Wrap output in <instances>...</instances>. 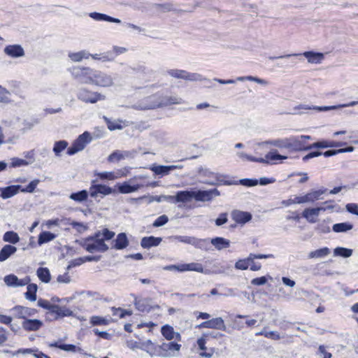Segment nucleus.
<instances>
[{
    "mask_svg": "<svg viewBox=\"0 0 358 358\" xmlns=\"http://www.w3.org/2000/svg\"><path fill=\"white\" fill-rule=\"evenodd\" d=\"M40 180L38 179L34 180L29 182V184L25 188H20V191L22 192L32 193L34 192L36 187L38 185Z\"/></svg>",
    "mask_w": 358,
    "mask_h": 358,
    "instance_id": "nucleus-63",
    "label": "nucleus"
},
{
    "mask_svg": "<svg viewBox=\"0 0 358 358\" xmlns=\"http://www.w3.org/2000/svg\"><path fill=\"white\" fill-rule=\"evenodd\" d=\"M151 299L149 298L135 299L134 305L136 309L141 312H149L151 309Z\"/></svg>",
    "mask_w": 358,
    "mask_h": 358,
    "instance_id": "nucleus-28",
    "label": "nucleus"
},
{
    "mask_svg": "<svg viewBox=\"0 0 358 358\" xmlns=\"http://www.w3.org/2000/svg\"><path fill=\"white\" fill-rule=\"evenodd\" d=\"M3 52L11 58H19L25 55L23 48L18 44L6 45L3 49Z\"/></svg>",
    "mask_w": 358,
    "mask_h": 358,
    "instance_id": "nucleus-21",
    "label": "nucleus"
},
{
    "mask_svg": "<svg viewBox=\"0 0 358 358\" xmlns=\"http://www.w3.org/2000/svg\"><path fill=\"white\" fill-rule=\"evenodd\" d=\"M91 54L87 50H81L76 52H69L68 57L73 62H80L83 59H88Z\"/></svg>",
    "mask_w": 358,
    "mask_h": 358,
    "instance_id": "nucleus-37",
    "label": "nucleus"
},
{
    "mask_svg": "<svg viewBox=\"0 0 358 358\" xmlns=\"http://www.w3.org/2000/svg\"><path fill=\"white\" fill-rule=\"evenodd\" d=\"M94 60H101L102 62H110L114 60L115 56L113 52H107L101 54H91L90 56Z\"/></svg>",
    "mask_w": 358,
    "mask_h": 358,
    "instance_id": "nucleus-49",
    "label": "nucleus"
},
{
    "mask_svg": "<svg viewBox=\"0 0 358 358\" xmlns=\"http://www.w3.org/2000/svg\"><path fill=\"white\" fill-rule=\"evenodd\" d=\"M4 282L9 287H17V282H18V278L14 274L7 275L4 277Z\"/></svg>",
    "mask_w": 358,
    "mask_h": 358,
    "instance_id": "nucleus-59",
    "label": "nucleus"
},
{
    "mask_svg": "<svg viewBox=\"0 0 358 358\" xmlns=\"http://www.w3.org/2000/svg\"><path fill=\"white\" fill-rule=\"evenodd\" d=\"M155 6L157 10L164 12V13L169 12L174 9V6L171 3L155 4Z\"/></svg>",
    "mask_w": 358,
    "mask_h": 358,
    "instance_id": "nucleus-62",
    "label": "nucleus"
},
{
    "mask_svg": "<svg viewBox=\"0 0 358 358\" xmlns=\"http://www.w3.org/2000/svg\"><path fill=\"white\" fill-rule=\"evenodd\" d=\"M52 314H55L57 316L55 318L63 317L73 315V311L66 307H60L57 305V309H55Z\"/></svg>",
    "mask_w": 358,
    "mask_h": 358,
    "instance_id": "nucleus-51",
    "label": "nucleus"
},
{
    "mask_svg": "<svg viewBox=\"0 0 358 358\" xmlns=\"http://www.w3.org/2000/svg\"><path fill=\"white\" fill-rule=\"evenodd\" d=\"M168 74L176 78H181L187 80L197 81L203 79L202 76L199 73H191L184 70L171 69Z\"/></svg>",
    "mask_w": 358,
    "mask_h": 358,
    "instance_id": "nucleus-14",
    "label": "nucleus"
},
{
    "mask_svg": "<svg viewBox=\"0 0 358 358\" xmlns=\"http://www.w3.org/2000/svg\"><path fill=\"white\" fill-rule=\"evenodd\" d=\"M129 245V241L127 239V235L124 233L119 234L115 240L114 248L117 250H122L127 248Z\"/></svg>",
    "mask_w": 358,
    "mask_h": 358,
    "instance_id": "nucleus-38",
    "label": "nucleus"
},
{
    "mask_svg": "<svg viewBox=\"0 0 358 358\" xmlns=\"http://www.w3.org/2000/svg\"><path fill=\"white\" fill-rule=\"evenodd\" d=\"M166 271H177L178 272L185 271H196L198 273H204L203 267L200 263H189V264H171L166 266L164 268Z\"/></svg>",
    "mask_w": 358,
    "mask_h": 358,
    "instance_id": "nucleus-13",
    "label": "nucleus"
},
{
    "mask_svg": "<svg viewBox=\"0 0 358 358\" xmlns=\"http://www.w3.org/2000/svg\"><path fill=\"white\" fill-rule=\"evenodd\" d=\"M91 140L92 138L90 134L87 131H85L74 141L71 146L67 149L66 153L69 155H73L76 153L82 151L91 141Z\"/></svg>",
    "mask_w": 358,
    "mask_h": 358,
    "instance_id": "nucleus-10",
    "label": "nucleus"
},
{
    "mask_svg": "<svg viewBox=\"0 0 358 358\" xmlns=\"http://www.w3.org/2000/svg\"><path fill=\"white\" fill-rule=\"evenodd\" d=\"M113 192H114V190L105 185H92L90 187V195L93 198L97 197L99 194L106 196Z\"/></svg>",
    "mask_w": 358,
    "mask_h": 358,
    "instance_id": "nucleus-19",
    "label": "nucleus"
},
{
    "mask_svg": "<svg viewBox=\"0 0 358 358\" xmlns=\"http://www.w3.org/2000/svg\"><path fill=\"white\" fill-rule=\"evenodd\" d=\"M38 123L37 119H31V120H24L22 122V131L23 132H26L29 130H31L36 124Z\"/></svg>",
    "mask_w": 358,
    "mask_h": 358,
    "instance_id": "nucleus-57",
    "label": "nucleus"
},
{
    "mask_svg": "<svg viewBox=\"0 0 358 358\" xmlns=\"http://www.w3.org/2000/svg\"><path fill=\"white\" fill-rule=\"evenodd\" d=\"M3 241L11 244H16L20 241V237L16 232L13 231H8L3 234Z\"/></svg>",
    "mask_w": 358,
    "mask_h": 358,
    "instance_id": "nucleus-48",
    "label": "nucleus"
},
{
    "mask_svg": "<svg viewBox=\"0 0 358 358\" xmlns=\"http://www.w3.org/2000/svg\"><path fill=\"white\" fill-rule=\"evenodd\" d=\"M131 108L138 110H153L160 108L159 92L142 99L134 104Z\"/></svg>",
    "mask_w": 358,
    "mask_h": 358,
    "instance_id": "nucleus-5",
    "label": "nucleus"
},
{
    "mask_svg": "<svg viewBox=\"0 0 358 358\" xmlns=\"http://www.w3.org/2000/svg\"><path fill=\"white\" fill-rule=\"evenodd\" d=\"M96 175L99 177L101 180H115L121 176H126V173H121V171H119L117 172H101L97 173Z\"/></svg>",
    "mask_w": 358,
    "mask_h": 358,
    "instance_id": "nucleus-40",
    "label": "nucleus"
},
{
    "mask_svg": "<svg viewBox=\"0 0 358 358\" xmlns=\"http://www.w3.org/2000/svg\"><path fill=\"white\" fill-rule=\"evenodd\" d=\"M220 195L217 189L194 191V199L197 201H210L215 196Z\"/></svg>",
    "mask_w": 358,
    "mask_h": 358,
    "instance_id": "nucleus-16",
    "label": "nucleus"
},
{
    "mask_svg": "<svg viewBox=\"0 0 358 358\" xmlns=\"http://www.w3.org/2000/svg\"><path fill=\"white\" fill-rule=\"evenodd\" d=\"M199 175L201 177H205L206 179L203 180V183L210 185H231V182H228L224 180V176L220 173H213L207 169H201L199 171Z\"/></svg>",
    "mask_w": 358,
    "mask_h": 358,
    "instance_id": "nucleus-7",
    "label": "nucleus"
},
{
    "mask_svg": "<svg viewBox=\"0 0 358 358\" xmlns=\"http://www.w3.org/2000/svg\"><path fill=\"white\" fill-rule=\"evenodd\" d=\"M92 85H95L101 87H110L114 85L113 77L99 70L93 69Z\"/></svg>",
    "mask_w": 358,
    "mask_h": 358,
    "instance_id": "nucleus-6",
    "label": "nucleus"
},
{
    "mask_svg": "<svg viewBox=\"0 0 358 358\" xmlns=\"http://www.w3.org/2000/svg\"><path fill=\"white\" fill-rule=\"evenodd\" d=\"M56 235L50 231H42L38 235V245H42L44 243H48L56 238Z\"/></svg>",
    "mask_w": 358,
    "mask_h": 358,
    "instance_id": "nucleus-44",
    "label": "nucleus"
},
{
    "mask_svg": "<svg viewBox=\"0 0 358 358\" xmlns=\"http://www.w3.org/2000/svg\"><path fill=\"white\" fill-rule=\"evenodd\" d=\"M171 241H178L181 243L189 244L194 246L196 248L206 250L207 249L208 241L207 239L197 238L194 236H173L169 237Z\"/></svg>",
    "mask_w": 358,
    "mask_h": 358,
    "instance_id": "nucleus-9",
    "label": "nucleus"
},
{
    "mask_svg": "<svg viewBox=\"0 0 358 358\" xmlns=\"http://www.w3.org/2000/svg\"><path fill=\"white\" fill-rule=\"evenodd\" d=\"M150 169L157 176L163 177L164 176H167L171 171L170 166H163V165H157L152 164Z\"/></svg>",
    "mask_w": 358,
    "mask_h": 358,
    "instance_id": "nucleus-36",
    "label": "nucleus"
},
{
    "mask_svg": "<svg viewBox=\"0 0 358 358\" xmlns=\"http://www.w3.org/2000/svg\"><path fill=\"white\" fill-rule=\"evenodd\" d=\"M159 101L160 108L173 104H182L183 103V100L180 97L176 96H163V94L160 93H159Z\"/></svg>",
    "mask_w": 358,
    "mask_h": 358,
    "instance_id": "nucleus-22",
    "label": "nucleus"
},
{
    "mask_svg": "<svg viewBox=\"0 0 358 358\" xmlns=\"http://www.w3.org/2000/svg\"><path fill=\"white\" fill-rule=\"evenodd\" d=\"M320 213V210L319 207L308 208L303 211L302 216L306 219L309 223H315Z\"/></svg>",
    "mask_w": 358,
    "mask_h": 358,
    "instance_id": "nucleus-25",
    "label": "nucleus"
},
{
    "mask_svg": "<svg viewBox=\"0 0 358 358\" xmlns=\"http://www.w3.org/2000/svg\"><path fill=\"white\" fill-rule=\"evenodd\" d=\"M169 199L173 203H187L189 202L194 199V191L185 190L178 191L176 195L169 196Z\"/></svg>",
    "mask_w": 358,
    "mask_h": 358,
    "instance_id": "nucleus-18",
    "label": "nucleus"
},
{
    "mask_svg": "<svg viewBox=\"0 0 358 358\" xmlns=\"http://www.w3.org/2000/svg\"><path fill=\"white\" fill-rule=\"evenodd\" d=\"M329 148V141L322 140L317 142L313 143V144L308 145L309 150L313 148Z\"/></svg>",
    "mask_w": 358,
    "mask_h": 358,
    "instance_id": "nucleus-61",
    "label": "nucleus"
},
{
    "mask_svg": "<svg viewBox=\"0 0 358 358\" xmlns=\"http://www.w3.org/2000/svg\"><path fill=\"white\" fill-rule=\"evenodd\" d=\"M330 254L329 248L324 247L308 253V257L309 259H320L327 257Z\"/></svg>",
    "mask_w": 358,
    "mask_h": 358,
    "instance_id": "nucleus-41",
    "label": "nucleus"
},
{
    "mask_svg": "<svg viewBox=\"0 0 358 358\" xmlns=\"http://www.w3.org/2000/svg\"><path fill=\"white\" fill-rule=\"evenodd\" d=\"M199 327L226 331L227 327L222 317H215L202 322Z\"/></svg>",
    "mask_w": 358,
    "mask_h": 358,
    "instance_id": "nucleus-20",
    "label": "nucleus"
},
{
    "mask_svg": "<svg viewBox=\"0 0 358 358\" xmlns=\"http://www.w3.org/2000/svg\"><path fill=\"white\" fill-rule=\"evenodd\" d=\"M110 319L101 316L94 315L90 319V322L92 326H107L110 322Z\"/></svg>",
    "mask_w": 358,
    "mask_h": 358,
    "instance_id": "nucleus-46",
    "label": "nucleus"
},
{
    "mask_svg": "<svg viewBox=\"0 0 358 358\" xmlns=\"http://www.w3.org/2000/svg\"><path fill=\"white\" fill-rule=\"evenodd\" d=\"M236 80H238V81H245V80L253 81V82H255V83L262 85H267L268 84L267 80L257 78V77H254L252 76H240L236 78Z\"/></svg>",
    "mask_w": 358,
    "mask_h": 358,
    "instance_id": "nucleus-54",
    "label": "nucleus"
},
{
    "mask_svg": "<svg viewBox=\"0 0 358 358\" xmlns=\"http://www.w3.org/2000/svg\"><path fill=\"white\" fill-rule=\"evenodd\" d=\"M12 311L15 317L23 319V320L28 319L29 317L34 316L37 313V310L34 308L21 306H15Z\"/></svg>",
    "mask_w": 358,
    "mask_h": 358,
    "instance_id": "nucleus-17",
    "label": "nucleus"
},
{
    "mask_svg": "<svg viewBox=\"0 0 358 358\" xmlns=\"http://www.w3.org/2000/svg\"><path fill=\"white\" fill-rule=\"evenodd\" d=\"M210 243L218 250L227 248L230 246V241L222 237L212 238Z\"/></svg>",
    "mask_w": 358,
    "mask_h": 358,
    "instance_id": "nucleus-35",
    "label": "nucleus"
},
{
    "mask_svg": "<svg viewBox=\"0 0 358 358\" xmlns=\"http://www.w3.org/2000/svg\"><path fill=\"white\" fill-rule=\"evenodd\" d=\"M96 234H100V238H103V241L110 240L115 236V233L109 231L108 229H104L101 231H98Z\"/></svg>",
    "mask_w": 358,
    "mask_h": 358,
    "instance_id": "nucleus-64",
    "label": "nucleus"
},
{
    "mask_svg": "<svg viewBox=\"0 0 358 358\" xmlns=\"http://www.w3.org/2000/svg\"><path fill=\"white\" fill-rule=\"evenodd\" d=\"M10 93L5 87L0 85V103L8 104L11 102Z\"/></svg>",
    "mask_w": 358,
    "mask_h": 358,
    "instance_id": "nucleus-55",
    "label": "nucleus"
},
{
    "mask_svg": "<svg viewBox=\"0 0 358 358\" xmlns=\"http://www.w3.org/2000/svg\"><path fill=\"white\" fill-rule=\"evenodd\" d=\"M334 256H339L348 258L352 256V250L343 247H337L334 250Z\"/></svg>",
    "mask_w": 358,
    "mask_h": 358,
    "instance_id": "nucleus-52",
    "label": "nucleus"
},
{
    "mask_svg": "<svg viewBox=\"0 0 358 358\" xmlns=\"http://www.w3.org/2000/svg\"><path fill=\"white\" fill-rule=\"evenodd\" d=\"M72 78L80 84L91 85L93 69L89 66H74L68 69Z\"/></svg>",
    "mask_w": 358,
    "mask_h": 358,
    "instance_id": "nucleus-1",
    "label": "nucleus"
},
{
    "mask_svg": "<svg viewBox=\"0 0 358 358\" xmlns=\"http://www.w3.org/2000/svg\"><path fill=\"white\" fill-rule=\"evenodd\" d=\"M303 55L309 63L311 64H320L322 61L324 59V55L320 52H315L313 51H307L304 52L303 54H287L278 57H269V59L273 60L276 59H283V58H289L291 57H299Z\"/></svg>",
    "mask_w": 358,
    "mask_h": 358,
    "instance_id": "nucleus-11",
    "label": "nucleus"
},
{
    "mask_svg": "<svg viewBox=\"0 0 358 358\" xmlns=\"http://www.w3.org/2000/svg\"><path fill=\"white\" fill-rule=\"evenodd\" d=\"M80 244L90 253L103 252L108 250V245L103 242V238H100V234H95L94 236L81 241Z\"/></svg>",
    "mask_w": 358,
    "mask_h": 358,
    "instance_id": "nucleus-2",
    "label": "nucleus"
},
{
    "mask_svg": "<svg viewBox=\"0 0 358 358\" xmlns=\"http://www.w3.org/2000/svg\"><path fill=\"white\" fill-rule=\"evenodd\" d=\"M21 185H10L6 187H3L2 194H1V197L3 199H9L15 194H17L20 190Z\"/></svg>",
    "mask_w": 358,
    "mask_h": 358,
    "instance_id": "nucleus-33",
    "label": "nucleus"
},
{
    "mask_svg": "<svg viewBox=\"0 0 358 358\" xmlns=\"http://www.w3.org/2000/svg\"><path fill=\"white\" fill-rule=\"evenodd\" d=\"M30 164V162H27L25 159H20L17 157H13L11 159L10 166L13 168L27 166Z\"/></svg>",
    "mask_w": 358,
    "mask_h": 358,
    "instance_id": "nucleus-60",
    "label": "nucleus"
},
{
    "mask_svg": "<svg viewBox=\"0 0 358 358\" xmlns=\"http://www.w3.org/2000/svg\"><path fill=\"white\" fill-rule=\"evenodd\" d=\"M89 16L96 21H106L118 24L121 23V20L120 19L115 18L108 15L97 12L90 13Z\"/></svg>",
    "mask_w": 358,
    "mask_h": 358,
    "instance_id": "nucleus-31",
    "label": "nucleus"
},
{
    "mask_svg": "<svg viewBox=\"0 0 358 358\" xmlns=\"http://www.w3.org/2000/svg\"><path fill=\"white\" fill-rule=\"evenodd\" d=\"M38 278L45 283H48L51 280L50 271L46 267H39L36 271Z\"/></svg>",
    "mask_w": 358,
    "mask_h": 358,
    "instance_id": "nucleus-42",
    "label": "nucleus"
},
{
    "mask_svg": "<svg viewBox=\"0 0 358 358\" xmlns=\"http://www.w3.org/2000/svg\"><path fill=\"white\" fill-rule=\"evenodd\" d=\"M162 241L160 237L148 236L143 237L141 241V245L143 248H150L159 245Z\"/></svg>",
    "mask_w": 358,
    "mask_h": 358,
    "instance_id": "nucleus-27",
    "label": "nucleus"
},
{
    "mask_svg": "<svg viewBox=\"0 0 358 358\" xmlns=\"http://www.w3.org/2000/svg\"><path fill=\"white\" fill-rule=\"evenodd\" d=\"M16 252V247L9 244L5 245L0 250V262H5Z\"/></svg>",
    "mask_w": 358,
    "mask_h": 358,
    "instance_id": "nucleus-30",
    "label": "nucleus"
},
{
    "mask_svg": "<svg viewBox=\"0 0 358 358\" xmlns=\"http://www.w3.org/2000/svg\"><path fill=\"white\" fill-rule=\"evenodd\" d=\"M105 120L107 124V127L109 130L113 131L115 129H122L124 126H127V124H125V122L122 120H117V121H111L109 119L105 117Z\"/></svg>",
    "mask_w": 358,
    "mask_h": 358,
    "instance_id": "nucleus-50",
    "label": "nucleus"
},
{
    "mask_svg": "<svg viewBox=\"0 0 358 358\" xmlns=\"http://www.w3.org/2000/svg\"><path fill=\"white\" fill-rule=\"evenodd\" d=\"M145 178L143 176H135L128 181L117 185L118 191L121 194H129L135 192L139 189L145 187L144 183H136L135 181L139 179Z\"/></svg>",
    "mask_w": 358,
    "mask_h": 358,
    "instance_id": "nucleus-12",
    "label": "nucleus"
},
{
    "mask_svg": "<svg viewBox=\"0 0 358 358\" xmlns=\"http://www.w3.org/2000/svg\"><path fill=\"white\" fill-rule=\"evenodd\" d=\"M89 194L90 191L81 190L78 192L71 193L69 198L76 202L82 203L87 199Z\"/></svg>",
    "mask_w": 358,
    "mask_h": 358,
    "instance_id": "nucleus-43",
    "label": "nucleus"
},
{
    "mask_svg": "<svg viewBox=\"0 0 358 358\" xmlns=\"http://www.w3.org/2000/svg\"><path fill=\"white\" fill-rule=\"evenodd\" d=\"M78 100L85 103H96L106 99V96L98 92H94L87 87H80L76 93Z\"/></svg>",
    "mask_w": 358,
    "mask_h": 358,
    "instance_id": "nucleus-4",
    "label": "nucleus"
},
{
    "mask_svg": "<svg viewBox=\"0 0 358 358\" xmlns=\"http://www.w3.org/2000/svg\"><path fill=\"white\" fill-rule=\"evenodd\" d=\"M113 316H117L119 318H124L126 315H131L132 314L131 311H129L121 308H115L113 307L111 308Z\"/></svg>",
    "mask_w": 358,
    "mask_h": 358,
    "instance_id": "nucleus-58",
    "label": "nucleus"
},
{
    "mask_svg": "<svg viewBox=\"0 0 358 358\" xmlns=\"http://www.w3.org/2000/svg\"><path fill=\"white\" fill-rule=\"evenodd\" d=\"M287 150L292 152L309 150L308 145L299 136H292L287 138Z\"/></svg>",
    "mask_w": 358,
    "mask_h": 358,
    "instance_id": "nucleus-15",
    "label": "nucleus"
},
{
    "mask_svg": "<svg viewBox=\"0 0 358 358\" xmlns=\"http://www.w3.org/2000/svg\"><path fill=\"white\" fill-rule=\"evenodd\" d=\"M231 217L236 223L244 224L252 219V215L248 212L235 210L231 213Z\"/></svg>",
    "mask_w": 358,
    "mask_h": 358,
    "instance_id": "nucleus-24",
    "label": "nucleus"
},
{
    "mask_svg": "<svg viewBox=\"0 0 358 358\" xmlns=\"http://www.w3.org/2000/svg\"><path fill=\"white\" fill-rule=\"evenodd\" d=\"M181 348V345L175 342L164 343L155 348V350L152 349H145V351L148 353L151 357L159 356L162 357H170L176 355V352H178Z\"/></svg>",
    "mask_w": 358,
    "mask_h": 358,
    "instance_id": "nucleus-3",
    "label": "nucleus"
},
{
    "mask_svg": "<svg viewBox=\"0 0 358 358\" xmlns=\"http://www.w3.org/2000/svg\"><path fill=\"white\" fill-rule=\"evenodd\" d=\"M357 104H358V101H353L348 103H345V104H340V105L330 106H323V107L309 106V105H306V104H300V105L294 107V110H295L294 113L301 114V113H303V112H301L299 110H315L317 111H327V110H336V109L341 108L352 107V106H354Z\"/></svg>",
    "mask_w": 358,
    "mask_h": 358,
    "instance_id": "nucleus-8",
    "label": "nucleus"
},
{
    "mask_svg": "<svg viewBox=\"0 0 358 358\" xmlns=\"http://www.w3.org/2000/svg\"><path fill=\"white\" fill-rule=\"evenodd\" d=\"M68 146V143L66 141H59L55 143L53 147V152L57 157L61 155V152L64 151Z\"/></svg>",
    "mask_w": 358,
    "mask_h": 358,
    "instance_id": "nucleus-53",
    "label": "nucleus"
},
{
    "mask_svg": "<svg viewBox=\"0 0 358 358\" xmlns=\"http://www.w3.org/2000/svg\"><path fill=\"white\" fill-rule=\"evenodd\" d=\"M131 154L129 151H120L116 150L112 152L108 157V161L110 162H119L127 157H130Z\"/></svg>",
    "mask_w": 358,
    "mask_h": 358,
    "instance_id": "nucleus-39",
    "label": "nucleus"
},
{
    "mask_svg": "<svg viewBox=\"0 0 358 358\" xmlns=\"http://www.w3.org/2000/svg\"><path fill=\"white\" fill-rule=\"evenodd\" d=\"M27 290L25 292V298L31 301H35L36 300V292L38 287L34 283H31L27 285Z\"/></svg>",
    "mask_w": 358,
    "mask_h": 358,
    "instance_id": "nucleus-45",
    "label": "nucleus"
},
{
    "mask_svg": "<svg viewBox=\"0 0 358 358\" xmlns=\"http://www.w3.org/2000/svg\"><path fill=\"white\" fill-rule=\"evenodd\" d=\"M258 145L259 146H264L266 145H270L275 147H277L280 149H287V138H276L273 140L265 141L261 143H259Z\"/></svg>",
    "mask_w": 358,
    "mask_h": 358,
    "instance_id": "nucleus-29",
    "label": "nucleus"
},
{
    "mask_svg": "<svg viewBox=\"0 0 358 358\" xmlns=\"http://www.w3.org/2000/svg\"><path fill=\"white\" fill-rule=\"evenodd\" d=\"M353 228V224L350 222L337 223L333 225L332 230L336 233L346 232Z\"/></svg>",
    "mask_w": 358,
    "mask_h": 358,
    "instance_id": "nucleus-47",
    "label": "nucleus"
},
{
    "mask_svg": "<svg viewBox=\"0 0 358 358\" xmlns=\"http://www.w3.org/2000/svg\"><path fill=\"white\" fill-rule=\"evenodd\" d=\"M43 325V322L37 319H25V320H23L22 322V328L27 331H38Z\"/></svg>",
    "mask_w": 358,
    "mask_h": 358,
    "instance_id": "nucleus-23",
    "label": "nucleus"
},
{
    "mask_svg": "<svg viewBox=\"0 0 358 358\" xmlns=\"http://www.w3.org/2000/svg\"><path fill=\"white\" fill-rule=\"evenodd\" d=\"M287 159V156L281 155L277 152L276 150L271 151L268 152L265 158L259 157V160H262L263 162H259V163L262 164H269L271 162L275 161V160H280V159Z\"/></svg>",
    "mask_w": 358,
    "mask_h": 358,
    "instance_id": "nucleus-32",
    "label": "nucleus"
},
{
    "mask_svg": "<svg viewBox=\"0 0 358 358\" xmlns=\"http://www.w3.org/2000/svg\"><path fill=\"white\" fill-rule=\"evenodd\" d=\"M327 192V189H320L318 190H312L305 196L306 203H313L315 201L321 199V196Z\"/></svg>",
    "mask_w": 358,
    "mask_h": 358,
    "instance_id": "nucleus-34",
    "label": "nucleus"
},
{
    "mask_svg": "<svg viewBox=\"0 0 358 358\" xmlns=\"http://www.w3.org/2000/svg\"><path fill=\"white\" fill-rule=\"evenodd\" d=\"M161 332L163 336L169 341L173 339L180 341L181 339L180 334L179 333L175 332L173 328L168 324L164 325L162 327Z\"/></svg>",
    "mask_w": 358,
    "mask_h": 358,
    "instance_id": "nucleus-26",
    "label": "nucleus"
},
{
    "mask_svg": "<svg viewBox=\"0 0 358 358\" xmlns=\"http://www.w3.org/2000/svg\"><path fill=\"white\" fill-rule=\"evenodd\" d=\"M37 303L38 306L48 310L50 313H52L55 308L57 309V305L51 304L48 301L43 299H39Z\"/></svg>",
    "mask_w": 358,
    "mask_h": 358,
    "instance_id": "nucleus-56",
    "label": "nucleus"
}]
</instances>
